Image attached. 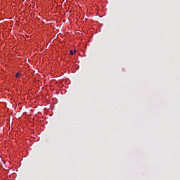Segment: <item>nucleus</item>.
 <instances>
[{"instance_id": "1", "label": "nucleus", "mask_w": 180, "mask_h": 180, "mask_svg": "<svg viewBox=\"0 0 180 180\" xmlns=\"http://www.w3.org/2000/svg\"><path fill=\"white\" fill-rule=\"evenodd\" d=\"M75 53H77L76 50H75V51L70 50V53L71 54V56H74V54H75Z\"/></svg>"}, {"instance_id": "2", "label": "nucleus", "mask_w": 180, "mask_h": 180, "mask_svg": "<svg viewBox=\"0 0 180 180\" xmlns=\"http://www.w3.org/2000/svg\"><path fill=\"white\" fill-rule=\"evenodd\" d=\"M16 78H19V77H22V74L17 72L15 75Z\"/></svg>"}]
</instances>
